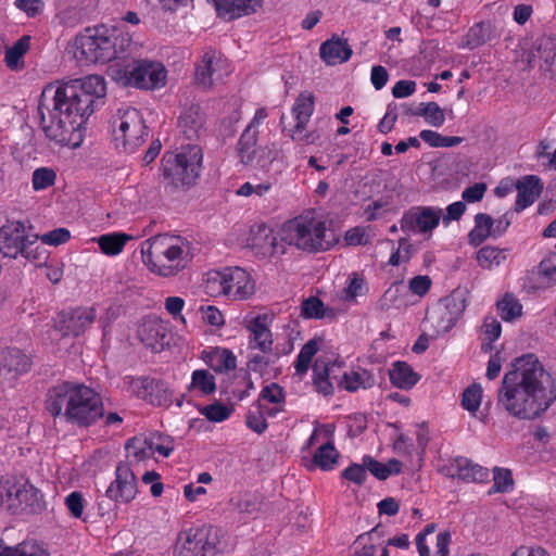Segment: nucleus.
<instances>
[{"mask_svg":"<svg viewBox=\"0 0 556 556\" xmlns=\"http://www.w3.org/2000/svg\"><path fill=\"white\" fill-rule=\"evenodd\" d=\"M106 96L105 78L98 74L48 84L41 91L38 113L46 136L72 149L81 146L90 116Z\"/></svg>","mask_w":556,"mask_h":556,"instance_id":"obj_1","label":"nucleus"},{"mask_svg":"<svg viewBox=\"0 0 556 556\" xmlns=\"http://www.w3.org/2000/svg\"><path fill=\"white\" fill-rule=\"evenodd\" d=\"M556 399L553 380L533 354L517 358L503 378L497 404L518 419H534Z\"/></svg>","mask_w":556,"mask_h":556,"instance_id":"obj_2","label":"nucleus"},{"mask_svg":"<svg viewBox=\"0 0 556 556\" xmlns=\"http://www.w3.org/2000/svg\"><path fill=\"white\" fill-rule=\"evenodd\" d=\"M46 409L56 418L78 427H89L103 416L101 396L89 386L63 381L51 387L46 395Z\"/></svg>","mask_w":556,"mask_h":556,"instance_id":"obj_3","label":"nucleus"},{"mask_svg":"<svg viewBox=\"0 0 556 556\" xmlns=\"http://www.w3.org/2000/svg\"><path fill=\"white\" fill-rule=\"evenodd\" d=\"M132 36L121 26L87 27L70 43L68 53L80 64H106L130 51Z\"/></svg>","mask_w":556,"mask_h":556,"instance_id":"obj_4","label":"nucleus"},{"mask_svg":"<svg viewBox=\"0 0 556 556\" xmlns=\"http://www.w3.org/2000/svg\"><path fill=\"white\" fill-rule=\"evenodd\" d=\"M141 258L152 274L170 278L191 264L193 251L191 243L185 238L157 235L142 243Z\"/></svg>","mask_w":556,"mask_h":556,"instance_id":"obj_5","label":"nucleus"},{"mask_svg":"<svg viewBox=\"0 0 556 556\" xmlns=\"http://www.w3.org/2000/svg\"><path fill=\"white\" fill-rule=\"evenodd\" d=\"M279 239L305 252L327 251L332 245L324 215L307 210L286 220L278 230Z\"/></svg>","mask_w":556,"mask_h":556,"instance_id":"obj_6","label":"nucleus"},{"mask_svg":"<svg viewBox=\"0 0 556 556\" xmlns=\"http://www.w3.org/2000/svg\"><path fill=\"white\" fill-rule=\"evenodd\" d=\"M112 80L124 87L159 90L165 87L167 70L160 61L149 59L122 60L109 66Z\"/></svg>","mask_w":556,"mask_h":556,"instance_id":"obj_7","label":"nucleus"},{"mask_svg":"<svg viewBox=\"0 0 556 556\" xmlns=\"http://www.w3.org/2000/svg\"><path fill=\"white\" fill-rule=\"evenodd\" d=\"M30 229L21 220L8 219L0 227V253L10 258L22 256L31 262L45 261L47 251L37 244L39 236L30 233Z\"/></svg>","mask_w":556,"mask_h":556,"instance_id":"obj_8","label":"nucleus"},{"mask_svg":"<svg viewBox=\"0 0 556 556\" xmlns=\"http://www.w3.org/2000/svg\"><path fill=\"white\" fill-rule=\"evenodd\" d=\"M202 159L201 149L197 146L166 153L162 160L164 178L175 187L193 185L200 175Z\"/></svg>","mask_w":556,"mask_h":556,"instance_id":"obj_9","label":"nucleus"},{"mask_svg":"<svg viewBox=\"0 0 556 556\" xmlns=\"http://www.w3.org/2000/svg\"><path fill=\"white\" fill-rule=\"evenodd\" d=\"M112 137L117 149L132 153L143 144L148 128L142 114L135 108H122L112 121Z\"/></svg>","mask_w":556,"mask_h":556,"instance_id":"obj_10","label":"nucleus"},{"mask_svg":"<svg viewBox=\"0 0 556 556\" xmlns=\"http://www.w3.org/2000/svg\"><path fill=\"white\" fill-rule=\"evenodd\" d=\"M218 530L212 526H192L180 530L173 545V556H215Z\"/></svg>","mask_w":556,"mask_h":556,"instance_id":"obj_11","label":"nucleus"},{"mask_svg":"<svg viewBox=\"0 0 556 556\" xmlns=\"http://www.w3.org/2000/svg\"><path fill=\"white\" fill-rule=\"evenodd\" d=\"M466 308V300L460 292H453L435 303L427 314V321L437 336L447 333L459 320Z\"/></svg>","mask_w":556,"mask_h":556,"instance_id":"obj_12","label":"nucleus"},{"mask_svg":"<svg viewBox=\"0 0 556 556\" xmlns=\"http://www.w3.org/2000/svg\"><path fill=\"white\" fill-rule=\"evenodd\" d=\"M122 383L124 391L147 400L153 405L168 407L172 404L173 391L161 380H154L150 377L126 376Z\"/></svg>","mask_w":556,"mask_h":556,"instance_id":"obj_13","label":"nucleus"},{"mask_svg":"<svg viewBox=\"0 0 556 556\" xmlns=\"http://www.w3.org/2000/svg\"><path fill=\"white\" fill-rule=\"evenodd\" d=\"M231 73L229 61L219 52H204L195 65L194 81L198 86L208 89L220 84Z\"/></svg>","mask_w":556,"mask_h":556,"instance_id":"obj_14","label":"nucleus"},{"mask_svg":"<svg viewBox=\"0 0 556 556\" xmlns=\"http://www.w3.org/2000/svg\"><path fill=\"white\" fill-rule=\"evenodd\" d=\"M442 217V208L437 206H415L404 213L400 225L404 232L430 239Z\"/></svg>","mask_w":556,"mask_h":556,"instance_id":"obj_15","label":"nucleus"},{"mask_svg":"<svg viewBox=\"0 0 556 556\" xmlns=\"http://www.w3.org/2000/svg\"><path fill=\"white\" fill-rule=\"evenodd\" d=\"M273 316L267 313H249L243 317V326L249 332L248 348L265 354H273L274 339L270 330Z\"/></svg>","mask_w":556,"mask_h":556,"instance_id":"obj_16","label":"nucleus"},{"mask_svg":"<svg viewBox=\"0 0 556 556\" xmlns=\"http://www.w3.org/2000/svg\"><path fill=\"white\" fill-rule=\"evenodd\" d=\"M138 482L129 464L121 463L115 469V479L106 490V496L117 503L127 504L135 500Z\"/></svg>","mask_w":556,"mask_h":556,"instance_id":"obj_17","label":"nucleus"},{"mask_svg":"<svg viewBox=\"0 0 556 556\" xmlns=\"http://www.w3.org/2000/svg\"><path fill=\"white\" fill-rule=\"evenodd\" d=\"M315 98L312 92H301L294 101L291 113L294 119V126L291 129V138L301 143H311L309 134L306 131V126L314 112Z\"/></svg>","mask_w":556,"mask_h":556,"instance_id":"obj_18","label":"nucleus"},{"mask_svg":"<svg viewBox=\"0 0 556 556\" xmlns=\"http://www.w3.org/2000/svg\"><path fill=\"white\" fill-rule=\"evenodd\" d=\"M307 444H319L314 454V463L323 470H331L337 464L339 453L330 441V431L324 427H316L311 434Z\"/></svg>","mask_w":556,"mask_h":556,"instance_id":"obj_19","label":"nucleus"},{"mask_svg":"<svg viewBox=\"0 0 556 556\" xmlns=\"http://www.w3.org/2000/svg\"><path fill=\"white\" fill-rule=\"evenodd\" d=\"M226 298L243 301L255 292V281L249 271L241 267L226 268Z\"/></svg>","mask_w":556,"mask_h":556,"instance_id":"obj_20","label":"nucleus"},{"mask_svg":"<svg viewBox=\"0 0 556 556\" xmlns=\"http://www.w3.org/2000/svg\"><path fill=\"white\" fill-rule=\"evenodd\" d=\"M96 312L91 307H78L61 314L55 330L64 336H79L94 320Z\"/></svg>","mask_w":556,"mask_h":556,"instance_id":"obj_21","label":"nucleus"},{"mask_svg":"<svg viewBox=\"0 0 556 556\" xmlns=\"http://www.w3.org/2000/svg\"><path fill=\"white\" fill-rule=\"evenodd\" d=\"M344 362L336 357L334 359L328 358L327 361L319 356L313 366L314 384L318 392L324 395L333 392L332 380L338 382L339 378L336 375V369L341 368Z\"/></svg>","mask_w":556,"mask_h":556,"instance_id":"obj_22","label":"nucleus"},{"mask_svg":"<svg viewBox=\"0 0 556 556\" xmlns=\"http://www.w3.org/2000/svg\"><path fill=\"white\" fill-rule=\"evenodd\" d=\"M30 359L17 349H0V381H12L28 370Z\"/></svg>","mask_w":556,"mask_h":556,"instance_id":"obj_23","label":"nucleus"},{"mask_svg":"<svg viewBox=\"0 0 556 556\" xmlns=\"http://www.w3.org/2000/svg\"><path fill=\"white\" fill-rule=\"evenodd\" d=\"M219 17L236 20L257 12L264 0H207Z\"/></svg>","mask_w":556,"mask_h":556,"instance_id":"obj_24","label":"nucleus"},{"mask_svg":"<svg viewBox=\"0 0 556 556\" xmlns=\"http://www.w3.org/2000/svg\"><path fill=\"white\" fill-rule=\"evenodd\" d=\"M247 247L256 254H268L276 250L277 237L273 229L265 224H255L250 227L245 239Z\"/></svg>","mask_w":556,"mask_h":556,"instance_id":"obj_25","label":"nucleus"},{"mask_svg":"<svg viewBox=\"0 0 556 556\" xmlns=\"http://www.w3.org/2000/svg\"><path fill=\"white\" fill-rule=\"evenodd\" d=\"M167 327L159 318L149 317L142 320L138 328L140 341L154 352H159L164 346Z\"/></svg>","mask_w":556,"mask_h":556,"instance_id":"obj_26","label":"nucleus"},{"mask_svg":"<svg viewBox=\"0 0 556 556\" xmlns=\"http://www.w3.org/2000/svg\"><path fill=\"white\" fill-rule=\"evenodd\" d=\"M319 55L327 65L334 66L349 61L352 49L346 39L332 36L320 45Z\"/></svg>","mask_w":556,"mask_h":556,"instance_id":"obj_27","label":"nucleus"},{"mask_svg":"<svg viewBox=\"0 0 556 556\" xmlns=\"http://www.w3.org/2000/svg\"><path fill=\"white\" fill-rule=\"evenodd\" d=\"M516 190L515 211L521 212L536 201L543 190V184L538 176L527 175L517 180Z\"/></svg>","mask_w":556,"mask_h":556,"instance_id":"obj_28","label":"nucleus"},{"mask_svg":"<svg viewBox=\"0 0 556 556\" xmlns=\"http://www.w3.org/2000/svg\"><path fill=\"white\" fill-rule=\"evenodd\" d=\"M202 361L216 372H225L236 368L237 357L226 348L215 346L203 350Z\"/></svg>","mask_w":556,"mask_h":556,"instance_id":"obj_29","label":"nucleus"},{"mask_svg":"<svg viewBox=\"0 0 556 556\" xmlns=\"http://www.w3.org/2000/svg\"><path fill=\"white\" fill-rule=\"evenodd\" d=\"M338 384L349 392H355L372 387L375 384V378L369 370L357 367L344 371L339 378Z\"/></svg>","mask_w":556,"mask_h":556,"instance_id":"obj_30","label":"nucleus"},{"mask_svg":"<svg viewBox=\"0 0 556 556\" xmlns=\"http://www.w3.org/2000/svg\"><path fill=\"white\" fill-rule=\"evenodd\" d=\"M31 37L22 36L4 51V64L10 71L20 72L25 68V55L30 48Z\"/></svg>","mask_w":556,"mask_h":556,"instance_id":"obj_31","label":"nucleus"},{"mask_svg":"<svg viewBox=\"0 0 556 556\" xmlns=\"http://www.w3.org/2000/svg\"><path fill=\"white\" fill-rule=\"evenodd\" d=\"M389 376L391 383L403 390L412 389L421 378L409 364L400 361L392 364Z\"/></svg>","mask_w":556,"mask_h":556,"instance_id":"obj_32","label":"nucleus"},{"mask_svg":"<svg viewBox=\"0 0 556 556\" xmlns=\"http://www.w3.org/2000/svg\"><path fill=\"white\" fill-rule=\"evenodd\" d=\"M134 237L125 232H109L99 237L91 238V241L97 242L100 251L106 256H117L123 251L127 242L132 240Z\"/></svg>","mask_w":556,"mask_h":556,"instance_id":"obj_33","label":"nucleus"},{"mask_svg":"<svg viewBox=\"0 0 556 556\" xmlns=\"http://www.w3.org/2000/svg\"><path fill=\"white\" fill-rule=\"evenodd\" d=\"M494 37V28L490 23H478L469 28L467 34L458 43V47L462 49L473 50L491 41Z\"/></svg>","mask_w":556,"mask_h":556,"instance_id":"obj_34","label":"nucleus"},{"mask_svg":"<svg viewBox=\"0 0 556 556\" xmlns=\"http://www.w3.org/2000/svg\"><path fill=\"white\" fill-rule=\"evenodd\" d=\"M325 345V340L319 337H314L303 345L294 363L295 375L300 379L308 371L313 357L323 351Z\"/></svg>","mask_w":556,"mask_h":556,"instance_id":"obj_35","label":"nucleus"},{"mask_svg":"<svg viewBox=\"0 0 556 556\" xmlns=\"http://www.w3.org/2000/svg\"><path fill=\"white\" fill-rule=\"evenodd\" d=\"M129 462L135 465L154 459L149 435H138L130 439L126 444Z\"/></svg>","mask_w":556,"mask_h":556,"instance_id":"obj_36","label":"nucleus"},{"mask_svg":"<svg viewBox=\"0 0 556 556\" xmlns=\"http://www.w3.org/2000/svg\"><path fill=\"white\" fill-rule=\"evenodd\" d=\"M187 390L195 396H208L216 391V379L206 369L193 370Z\"/></svg>","mask_w":556,"mask_h":556,"instance_id":"obj_37","label":"nucleus"},{"mask_svg":"<svg viewBox=\"0 0 556 556\" xmlns=\"http://www.w3.org/2000/svg\"><path fill=\"white\" fill-rule=\"evenodd\" d=\"M454 467L456 471L452 473L462 480L468 482H482L488 479V469L470 462L467 458H456L454 460Z\"/></svg>","mask_w":556,"mask_h":556,"instance_id":"obj_38","label":"nucleus"},{"mask_svg":"<svg viewBox=\"0 0 556 556\" xmlns=\"http://www.w3.org/2000/svg\"><path fill=\"white\" fill-rule=\"evenodd\" d=\"M203 121L204 117L200 106L192 104L180 113L178 126L188 138H192L202 128Z\"/></svg>","mask_w":556,"mask_h":556,"instance_id":"obj_39","label":"nucleus"},{"mask_svg":"<svg viewBox=\"0 0 556 556\" xmlns=\"http://www.w3.org/2000/svg\"><path fill=\"white\" fill-rule=\"evenodd\" d=\"M508 250L497 247L485 245L477 252V263L485 270H494L506 262Z\"/></svg>","mask_w":556,"mask_h":556,"instance_id":"obj_40","label":"nucleus"},{"mask_svg":"<svg viewBox=\"0 0 556 556\" xmlns=\"http://www.w3.org/2000/svg\"><path fill=\"white\" fill-rule=\"evenodd\" d=\"M483 389L479 383L468 386L462 394L460 405L472 417H478L479 420L485 422L486 415L478 416L479 408L482 403Z\"/></svg>","mask_w":556,"mask_h":556,"instance_id":"obj_41","label":"nucleus"},{"mask_svg":"<svg viewBox=\"0 0 556 556\" xmlns=\"http://www.w3.org/2000/svg\"><path fill=\"white\" fill-rule=\"evenodd\" d=\"M285 400L283 390L276 383L266 386L261 392L260 408L266 409L269 415H275L282 409Z\"/></svg>","mask_w":556,"mask_h":556,"instance_id":"obj_42","label":"nucleus"},{"mask_svg":"<svg viewBox=\"0 0 556 556\" xmlns=\"http://www.w3.org/2000/svg\"><path fill=\"white\" fill-rule=\"evenodd\" d=\"M536 276V283L531 286L534 290H545L556 285V254H551L542 260Z\"/></svg>","mask_w":556,"mask_h":556,"instance_id":"obj_43","label":"nucleus"},{"mask_svg":"<svg viewBox=\"0 0 556 556\" xmlns=\"http://www.w3.org/2000/svg\"><path fill=\"white\" fill-rule=\"evenodd\" d=\"M364 466L379 480H386L390 476L399 475L402 471V463L395 458H391L387 463H380L370 456H365Z\"/></svg>","mask_w":556,"mask_h":556,"instance_id":"obj_44","label":"nucleus"},{"mask_svg":"<svg viewBox=\"0 0 556 556\" xmlns=\"http://www.w3.org/2000/svg\"><path fill=\"white\" fill-rule=\"evenodd\" d=\"M494 219L484 213H479L475 216V226L468 235V240L471 245H479L493 235Z\"/></svg>","mask_w":556,"mask_h":556,"instance_id":"obj_45","label":"nucleus"},{"mask_svg":"<svg viewBox=\"0 0 556 556\" xmlns=\"http://www.w3.org/2000/svg\"><path fill=\"white\" fill-rule=\"evenodd\" d=\"M257 138L250 135L249 131H243L237 143V157L243 165L252 166L255 163Z\"/></svg>","mask_w":556,"mask_h":556,"instance_id":"obj_46","label":"nucleus"},{"mask_svg":"<svg viewBox=\"0 0 556 556\" xmlns=\"http://www.w3.org/2000/svg\"><path fill=\"white\" fill-rule=\"evenodd\" d=\"M502 333V325L494 316H486L481 326L482 350L489 352L492 350V343L496 341Z\"/></svg>","mask_w":556,"mask_h":556,"instance_id":"obj_47","label":"nucleus"},{"mask_svg":"<svg viewBox=\"0 0 556 556\" xmlns=\"http://www.w3.org/2000/svg\"><path fill=\"white\" fill-rule=\"evenodd\" d=\"M0 556H49V554L36 542H23L14 547H7L0 541Z\"/></svg>","mask_w":556,"mask_h":556,"instance_id":"obj_48","label":"nucleus"},{"mask_svg":"<svg viewBox=\"0 0 556 556\" xmlns=\"http://www.w3.org/2000/svg\"><path fill=\"white\" fill-rule=\"evenodd\" d=\"M496 306L502 319L505 321H513L522 315L521 303L510 293H506L497 302Z\"/></svg>","mask_w":556,"mask_h":556,"instance_id":"obj_49","label":"nucleus"},{"mask_svg":"<svg viewBox=\"0 0 556 556\" xmlns=\"http://www.w3.org/2000/svg\"><path fill=\"white\" fill-rule=\"evenodd\" d=\"M419 137L432 148H450L458 146L463 139L456 136H443L434 130H421Z\"/></svg>","mask_w":556,"mask_h":556,"instance_id":"obj_50","label":"nucleus"},{"mask_svg":"<svg viewBox=\"0 0 556 556\" xmlns=\"http://www.w3.org/2000/svg\"><path fill=\"white\" fill-rule=\"evenodd\" d=\"M21 488L13 476H0V507H11L14 497H18Z\"/></svg>","mask_w":556,"mask_h":556,"instance_id":"obj_51","label":"nucleus"},{"mask_svg":"<svg viewBox=\"0 0 556 556\" xmlns=\"http://www.w3.org/2000/svg\"><path fill=\"white\" fill-rule=\"evenodd\" d=\"M226 268L210 273L204 286L206 294L226 298Z\"/></svg>","mask_w":556,"mask_h":556,"instance_id":"obj_52","label":"nucleus"},{"mask_svg":"<svg viewBox=\"0 0 556 556\" xmlns=\"http://www.w3.org/2000/svg\"><path fill=\"white\" fill-rule=\"evenodd\" d=\"M366 291L367 286L364 276L359 273H352L346 279L343 298L345 301H354L357 296L365 294Z\"/></svg>","mask_w":556,"mask_h":556,"instance_id":"obj_53","label":"nucleus"},{"mask_svg":"<svg viewBox=\"0 0 556 556\" xmlns=\"http://www.w3.org/2000/svg\"><path fill=\"white\" fill-rule=\"evenodd\" d=\"M199 412L212 422H223L231 416L232 407L220 402H215L213 404L199 407Z\"/></svg>","mask_w":556,"mask_h":556,"instance_id":"obj_54","label":"nucleus"},{"mask_svg":"<svg viewBox=\"0 0 556 556\" xmlns=\"http://www.w3.org/2000/svg\"><path fill=\"white\" fill-rule=\"evenodd\" d=\"M56 172L51 167H39L33 172L31 186L35 191H42L55 184Z\"/></svg>","mask_w":556,"mask_h":556,"instance_id":"obj_55","label":"nucleus"},{"mask_svg":"<svg viewBox=\"0 0 556 556\" xmlns=\"http://www.w3.org/2000/svg\"><path fill=\"white\" fill-rule=\"evenodd\" d=\"M419 115L422 116L427 124L432 127H441L445 123L444 111L435 102L422 103L419 110Z\"/></svg>","mask_w":556,"mask_h":556,"instance_id":"obj_56","label":"nucleus"},{"mask_svg":"<svg viewBox=\"0 0 556 556\" xmlns=\"http://www.w3.org/2000/svg\"><path fill=\"white\" fill-rule=\"evenodd\" d=\"M415 252L416 249L410 243V241L407 238H402L399 240L397 249L392 252L389 258V264L392 266H399L401 264L407 263Z\"/></svg>","mask_w":556,"mask_h":556,"instance_id":"obj_57","label":"nucleus"},{"mask_svg":"<svg viewBox=\"0 0 556 556\" xmlns=\"http://www.w3.org/2000/svg\"><path fill=\"white\" fill-rule=\"evenodd\" d=\"M277 155L278 149L275 143L260 146L257 147L256 155L254 157L255 163H253L252 166L261 169H268L274 160L277 159Z\"/></svg>","mask_w":556,"mask_h":556,"instance_id":"obj_58","label":"nucleus"},{"mask_svg":"<svg viewBox=\"0 0 556 556\" xmlns=\"http://www.w3.org/2000/svg\"><path fill=\"white\" fill-rule=\"evenodd\" d=\"M271 355L265 353L251 354L247 367L250 372H254L261 377L267 374L269 365L271 364Z\"/></svg>","mask_w":556,"mask_h":556,"instance_id":"obj_59","label":"nucleus"},{"mask_svg":"<svg viewBox=\"0 0 556 556\" xmlns=\"http://www.w3.org/2000/svg\"><path fill=\"white\" fill-rule=\"evenodd\" d=\"M166 312L173 317L176 323H179L184 328H187V320L182 315L185 307V300L180 296H167L164 301Z\"/></svg>","mask_w":556,"mask_h":556,"instance_id":"obj_60","label":"nucleus"},{"mask_svg":"<svg viewBox=\"0 0 556 556\" xmlns=\"http://www.w3.org/2000/svg\"><path fill=\"white\" fill-rule=\"evenodd\" d=\"M271 182L269 181H263L258 184H253L250 181L244 182L241 185L237 190L236 194L239 197H264L271 190Z\"/></svg>","mask_w":556,"mask_h":556,"instance_id":"obj_61","label":"nucleus"},{"mask_svg":"<svg viewBox=\"0 0 556 556\" xmlns=\"http://www.w3.org/2000/svg\"><path fill=\"white\" fill-rule=\"evenodd\" d=\"M325 313V305L318 298L311 296L302 302L301 315L304 318H323Z\"/></svg>","mask_w":556,"mask_h":556,"instance_id":"obj_62","label":"nucleus"},{"mask_svg":"<svg viewBox=\"0 0 556 556\" xmlns=\"http://www.w3.org/2000/svg\"><path fill=\"white\" fill-rule=\"evenodd\" d=\"M199 312L205 324L215 328H222L225 325V317L218 307L214 305H201Z\"/></svg>","mask_w":556,"mask_h":556,"instance_id":"obj_63","label":"nucleus"},{"mask_svg":"<svg viewBox=\"0 0 556 556\" xmlns=\"http://www.w3.org/2000/svg\"><path fill=\"white\" fill-rule=\"evenodd\" d=\"M70 230L67 228L61 227L39 236L38 240H40L42 244L58 247L66 243L70 240Z\"/></svg>","mask_w":556,"mask_h":556,"instance_id":"obj_64","label":"nucleus"}]
</instances>
